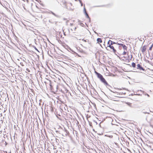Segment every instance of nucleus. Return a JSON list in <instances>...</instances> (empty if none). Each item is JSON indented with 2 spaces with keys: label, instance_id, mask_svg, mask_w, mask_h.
<instances>
[{
  "label": "nucleus",
  "instance_id": "nucleus-6",
  "mask_svg": "<svg viewBox=\"0 0 153 153\" xmlns=\"http://www.w3.org/2000/svg\"><path fill=\"white\" fill-rule=\"evenodd\" d=\"M153 35V31H149L148 33L147 36L148 37H152Z\"/></svg>",
  "mask_w": 153,
  "mask_h": 153
},
{
  "label": "nucleus",
  "instance_id": "nucleus-12",
  "mask_svg": "<svg viewBox=\"0 0 153 153\" xmlns=\"http://www.w3.org/2000/svg\"><path fill=\"white\" fill-rule=\"evenodd\" d=\"M127 50H124V51L123 52V53H122V55H125L126 54V53H127Z\"/></svg>",
  "mask_w": 153,
  "mask_h": 153
},
{
  "label": "nucleus",
  "instance_id": "nucleus-4",
  "mask_svg": "<svg viewBox=\"0 0 153 153\" xmlns=\"http://www.w3.org/2000/svg\"><path fill=\"white\" fill-rule=\"evenodd\" d=\"M117 44L120 45L119 47H122L125 50H126L127 49V47L125 45L122 44L118 43Z\"/></svg>",
  "mask_w": 153,
  "mask_h": 153
},
{
  "label": "nucleus",
  "instance_id": "nucleus-1",
  "mask_svg": "<svg viewBox=\"0 0 153 153\" xmlns=\"http://www.w3.org/2000/svg\"><path fill=\"white\" fill-rule=\"evenodd\" d=\"M95 73L97 75L98 77L100 79V80L105 85H108V83L107 82L105 79L103 78L102 76L100 74L97 73L95 71Z\"/></svg>",
  "mask_w": 153,
  "mask_h": 153
},
{
  "label": "nucleus",
  "instance_id": "nucleus-2",
  "mask_svg": "<svg viewBox=\"0 0 153 153\" xmlns=\"http://www.w3.org/2000/svg\"><path fill=\"white\" fill-rule=\"evenodd\" d=\"M112 41L110 40H109L108 42V45H109L108 46L109 47H110L111 49H112L114 53H115L116 51V50L114 48V47L111 45L112 44Z\"/></svg>",
  "mask_w": 153,
  "mask_h": 153
},
{
  "label": "nucleus",
  "instance_id": "nucleus-8",
  "mask_svg": "<svg viewBox=\"0 0 153 153\" xmlns=\"http://www.w3.org/2000/svg\"><path fill=\"white\" fill-rule=\"evenodd\" d=\"M71 19H67L66 18H64L63 20L65 21L66 23L68 25L69 24V20H71Z\"/></svg>",
  "mask_w": 153,
  "mask_h": 153
},
{
  "label": "nucleus",
  "instance_id": "nucleus-14",
  "mask_svg": "<svg viewBox=\"0 0 153 153\" xmlns=\"http://www.w3.org/2000/svg\"><path fill=\"white\" fill-rule=\"evenodd\" d=\"M153 47V43L152 44V45H151V47L149 48V50L151 51L152 50Z\"/></svg>",
  "mask_w": 153,
  "mask_h": 153
},
{
  "label": "nucleus",
  "instance_id": "nucleus-3",
  "mask_svg": "<svg viewBox=\"0 0 153 153\" xmlns=\"http://www.w3.org/2000/svg\"><path fill=\"white\" fill-rule=\"evenodd\" d=\"M147 47V45H144L141 48V51L143 54H145V53H146Z\"/></svg>",
  "mask_w": 153,
  "mask_h": 153
},
{
  "label": "nucleus",
  "instance_id": "nucleus-11",
  "mask_svg": "<svg viewBox=\"0 0 153 153\" xmlns=\"http://www.w3.org/2000/svg\"><path fill=\"white\" fill-rule=\"evenodd\" d=\"M131 66L133 68H135L136 67L135 63L134 62H132L131 63Z\"/></svg>",
  "mask_w": 153,
  "mask_h": 153
},
{
  "label": "nucleus",
  "instance_id": "nucleus-13",
  "mask_svg": "<svg viewBox=\"0 0 153 153\" xmlns=\"http://www.w3.org/2000/svg\"><path fill=\"white\" fill-rule=\"evenodd\" d=\"M76 28V27H72L71 28L72 30L75 31Z\"/></svg>",
  "mask_w": 153,
  "mask_h": 153
},
{
  "label": "nucleus",
  "instance_id": "nucleus-17",
  "mask_svg": "<svg viewBox=\"0 0 153 153\" xmlns=\"http://www.w3.org/2000/svg\"><path fill=\"white\" fill-rule=\"evenodd\" d=\"M77 28H78V27H79V26H77Z\"/></svg>",
  "mask_w": 153,
  "mask_h": 153
},
{
  "label": "nucleus",
  "instance_id": "nucleus-16",
  "mask_svg": "<svg viewBox=\"0 0 153 153\" xmlns=\"http://www.w3.org/2000/svg\"><path fill=\"white\" fill-rule=\"evenodd\" d=\"M86 15L87 17H88V18H89V16H88V15L87 14V13H86Z\"/></svg>",
  "mask_w": 153,
  "mask_h": 153
},
{
  "label": "nucleus",
  "instance_id": "nucleus-5",
  "mask_svg": "<svg viewBox=\"0 0 153 153\" xmlns=\"http://www.w3.org/2000/svg\"><path fill=\"white\" fill-rule=\"evenodd\" d=\"M69 22L68 25L72 26L74 25L75 21L74 20L71 19L69 20Z\"/></svg>",
  "mask_w": 153,
  "mask_h": 153
},
{
  "label": "nucleus",
  "instance_id": "nucleus-9",
  "mask_svg": "<svg viewBox=\"0 0 153 153\" xmlns=\"http://www.w3.org/2000/svg\"><path fill=\"white\" fill-rule=\"evenodd\" d=\"M97 41L98 43H101L102 42V41L101 38H98L97 39Z\"/></svg>",
  "mask_w": 153,
  "mask_h": 153
},
{
  "label": "nucleus",
  "instance_id": "nucleus-7",
  "mask_svg": "<svg viewBox=\"0 0 153 153\" xmlns=\"http://www.w3.org/2000/svg\"><path fill=\"white\" fill-rule=\"evenodd\" d=\"M137 68L140 70H144L140 64H137Z\"/></svg>",
  "mask_w": 153,
  "mask_h": 153
},
{
  "label": "nucleus",
  "instance_id": "nucleus-10",
  "mask_svg": "<svg viewBox=\"0 0 153 153\" xmlns=\"http://www.w3.org/2000/svg\"><path fill=\"white\" fill-rule=\"evenodd\" d=\"M78 25L82 27H83L84 26V25L83 23H81V22H79Z\"/></svg>",
  "mask_w": 153,
  "mask_h": 153
},
{
  "label": "nucleus",
  "instance_id": "nucleus-15",
  "mask_svg": "<svg viewBox=\"0 0 153 153\" xmlns=\"http://www.w3.org/2000/svg\"><path fill=\"white\" fill-rule=\"evenodd\" d=\"M126 104L129 105V106H131V103L130 102H127L126 103Z\"/></svg>",
  "mask_w": 153,
  "mask_h": 153
}]
</instances>
